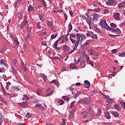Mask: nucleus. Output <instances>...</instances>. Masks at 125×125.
I'll list each match as a JSON object with an SVG mask.
<instances>
[{
  "mask_svg": "<svg viewBox=\"0 0 125 125\" xmlns=\"http://www.w3.org/2000/svg\"><path fill=\"white\" fill-rule=\"evenodd\" d=\"M57 36H58V34H56V35H52L51 36V39L52 40H54V39H56V38L57 37Z\"/></svg>",
  "mask_w": 125,
  "mask_h": 125,
  "instance_id": "obj_42",
  "label": "nucleus"
},
{
  "mask_svg": "<svg viewBox=\"0 0 125 125\" xmlns=\"http://www.w3.org/2000/svg\"><path fill=\"white\" fill-rule=\"evenodd\" d=\"M114 18L116 20H120V14L119 13H116V14H114Z\"/></svg>",
  "mask_w": 125,
  "mask_h": 125,
  "instance_id": "obj_13",
  "label": "nucleus"
},
{
  "mask_svg": "<svg viewBox=\"0 0 125 125\" xmlns=\"http://www.w3.org/2000/svg\"><path fill=\"white\" fill-rule=\"evenodd\" d=\"M11 39L12 40V41H14L16 45H19V42H18V40H16V39H15V38H14L13 36H11Z\"/></svg>",
  "mask_w": 125,
  "mask_h": 125,
  "instance_id": "obj_12",
  "label": "nucleus"
},
{
  "mask_svg": "<svg viewBox=\"0 0 125 125\" xmlns=\"http://www.w3.org/2000/svg\"><path fill=\"white\" fill-rule=\"evenodd\" d=\"M13 90H14V91H19V87L18 86L14 87L13 88Z\"/></svg>",
  "mask_w": 125,
  "mask_h": 125,
  "instance_id": "obj_45",
  "label": "nucleus"
},
{
  "mask_svg": "<svg viewBox=\"0 0 125 125\" xmlns=\"http://www.w3.org/2000/svg\"><path fill=\"white\" fill-rule=\"evenodd\" d=\"M74 118V112H70L68 114V119L69 120H72Z\"/></svg>",
  "mask_w": 125,
  "mask_h": 125,
  "instance_id": "obj_21",
  "label": "nucleus"
},
{
  "mask_svg": "<svg viewBox=\"0 0 125 125\" xmlns=\"http://www.w3.org/2000/svg\"><path fill=\"white\" fill-rule=\"evenodd\" d=\"M111 52H112V53L115 54V53L118 52V51L117 50V49H113V50H112L111 51Z\"/></svg>",
  "mask_w": 125,
  "mask_h": 125,
  "instance_id": "obj_63",
  "label": "nucleus"
},
{
  "mask_svg": "<svg viewBox=\"0 0 125 125\" xmlns=\"http://www.w3.org/2000/svg\"><path fill=\"white\" fill-rule=\"evenodd\" d=\"M112 114L113 116H114L115 117H116V118H118V117L120 116L119 113L116 111H112Z\"/></svg>",
  "mask_w": 125,
  "mask_h": 125,
  "instance_id": "obj_26",
  "label": "nucleus"
},
{
  "mask_svg": "<svg viewBox=\"0 0 125 125\" xmlns=\"http://www.w3.org/2000/svg\"><path fill=\"white\" fill-rule=\"evenodd\" d=\"M93 21H97L98 18H100V16L96 13H95L93 14Z\"/></svg>",
  "mask_w": 125,
  "mask_h": 125,
  "instance_id": "obj_7",
  "label": "nucleus"
},
{
  "mask_svg": "<svg viewBox=\"0 0 125 125\" xmlns=\"http://www.w3.org/2000/svg\"><path fill=\"white\" fill-rule=\"evenodd\" d=\"M40 22L37 23V28L40 30H42V26H41V24H40Z\"/></svg>",
  "mask_w": 125,
  "mask_h": 125,
  "instance_id": "obj_44",
  "label": "nucleus"
},
{
  "mask_svg": "<svg viewBox=\"0 0 125 125\" xmlns=\"http://www.w3.org/2000/svg\"><path fill=\"white\" fill-rule=\"evenodd\" d=\"M45 35H46V32H42L39 34V36L40 37H42V36H45Z\"/></svg>",
  "mask_w": 125,
  "mask_h": 125,
  "instance_id": "obj_51",
  "label": "nucleus"
},
{
  "mask_svg": "<svg viewBox=\"0 0 125 125\" xmlns=\"http://www.w3.org/2000/svg\"><path fill=\"white\" fill-rule=\"evenodd\" d=\"M84 83L85 84H84V86H85L86 88H89V86H90V83L88 81L85 80Z\"/></svg>",
  "mask_w": 125,
  "mask_h": 125,
  "instance_id": "obj_10",
  "label": "nucleus"
},
{
  "mask_svg": "<svg viewBox=\"0 0 125 125\" xmlns=\"http://www.w3.org/2000/svg\"><path fill=\"white\" fill-rule=\"evenodd\" d=\"M70 40L71 41L72 43L73 44H74V43L75 44V46H76V43H77V41H75L74 39H72V38H71V37H70Z\"/></svg>",
  "mask_w": 125,
  "mask_h": 125,
  "instance_id": "obj_40",
  "label": "nucleus"
},
{
  "mask_svg": "<svg viewBox=\"0 0 125 125\" xmlns=\"http://www.w3.org/2000/svg\"><path fill=\"white\" fill-rule=\"evenodd\" d=\"M105 99L106 100V102H107L108 104H112L113 103V100L109 98V97L105 96Z\"/></svg>",
  "mask_w": 125,
  "mask_h": 125,
  "instance_id": "obj_9",
  "label": "nucleus"
},
{
  "mask_svg": "<svg viewBox=\"0 0 125 125\" xmlns=\"http://www.w3.org/2000/svg\"><path fill=\"white\" fill-rule=\"evenodd\" d=\"M5 95L6 96H9V98H12V97H14V95H12L11 94L9 93H7L5 94Z\"/></svg>",
  "mask_w": 125,
  "mask_h": 125,
  "instance_id": "obj_34",
  "label": "nucleus"
},
{
  "mask_svg": "<svg viewBox=\"0 0 125 125\" xmlns=\"http://www.w3.org/2000/svg\"><path fill=\"white\" fill-rule=\"evenodd\" d=\"M77 48H78V46H77V45H75V46H74V47H73V50L70 52H69L68 53L69 54H72L73 52H74V51H76V50H77Z\"/></svg>",
  "mask_w": 125,
  "mask_h": 125,
  "instance_id": "obj_19",
  "label": "nucleus"
},
{
  "mask_svg": "<svg viewBox=\"0 0 125 125\" xmlns=\"http://www.w3.org/2000/svg\"><path fill=\"white\" fill-rule=\"evenodd\" d=\"M110 26L112 27V28H116L117 27V25L114 23H110Z\"/></svg>",
  "mask_w": 125,
  "mask_h": 125,
  "instance_id": "obj_56",
  "label": "nucleus"
},
{
  "mask_svg": "<svg viewBox=\"0 0 125 125\" xmlns=\"http://www.w3.org/2000/svg\"><path fill=\"white\" fill-rule=\"evenodd\" d=\"M19 105H20L21 107H26V102L20 103Z\"/></svg>",
  "mask_w": 125,
  "mask_h": 125,
  "instance_id": "obj_30",
  "label": "nucleus"
},
{
  "mask_svg": "<svg viewBox=\"0 0 125 125\" xmlns=\"http://www.w3.org/2000/svg\"><path fill=\"white\" fill-rule=\"evenodd\" d=\"M22 99L23 101L26 102V101H28V100H29V99H29V97H28L27 95H23Z\"/></svg>",
  "mask_w": 125,
  "mask_h": 125,
  "instance_id": "obj_20",
  "label": "nucleus"
},
{
  "mask_svg": "<svg viewBox=\"0 0 125 125\" xmlns=\"http://www.w3.org/2000/svg\"><path fill=\"white\" fill-rule=\"evenodd\" d=\"M0 64H2V65H4L5 66V62L3 60H1L0 62Z\"/></svg>",
  "mask_w": 125,
  "mask_h": 125,
  "instance_id": "obj_59",
  "label": "nucleus"
},
{
  "mask_svg": "<svg viewBox=\"0 0 125 125\" xmlns=\"http://www.w3.org/2000/svg\"><path fill=\"white\" fill-rule=\"evenodd\" d=\"M75 103H76V102H75V101H73L71 103L70 105V109L73 108V107H74V106H75Z\"/></svg>",
  "mask_w": 125,
  "mask_h": 125,
  "instance_id": "obj_43",
  "label": "nucleus"
},
{
  "mask_svg": "<svg viewBox=\"0 0 125 125\" xmlns=\"http://www.w3.org/2000/svg\"><path fill=\"white\" fill-rule=\"evenodd\" d=\"M107 30L108 31H111V32H112V33H118V34L122 33V31H121V30L119 29V28H117L116 29L112 27H110V26H108Z\"/></svg>",
  "mask_w": 125,
  "mask_h": 125,
  "instance_id": "obj_1",
  "label": "nucleus"
},
{
  "mask_svg": "<svg viewBox=\"0 0 125 125\" xmlns=\"http://www.w3.org/2000/svg\"><path fill=\"white\" fill-rule=\"evenodd\" d=\"M46 25H47L50 28H51V30L53 31V32H56V30L55 29V27L53 26L52 24V21H47L46 22Z\"/></svg>",
  "mask_w": 125,
  "mask_h": 125,
  "instance_id": "obj_5",
  "label": "nucleus"
},
{
  "mask_svg": "<svg viewBox=\"0 0 125 125\" xmlns=\"http://www.w3.org/2000/svg\"><path fill=\"white\" fill-rule=\"evenodd\" d=\"M63 49L64 52H68V51H69V47H68V46L66 45H64L63 46Z\"/></svg>",
  "mask_w": 125,
  "mask_h": 125,
  "instance_id": "obj_17",
  "label": "nucleus"
},
{
  "mask_svg": "<svg viewBox=\"0 0 125 125\" xmlns=\"http://www.w3.org/2000/svg\"><path fill=\"white\" fill-rule=\"evenodd\" d=\"M68 28L69 30L68 31V33H70L72 30H73V26H72V23H70L68 24Z\"/></svg>",
  "mask_w": 125,
  "mask_h": 125,
  "instance_id": "obj_35",
  "label": "nucleus"
},
{
  "mask_svg": "<svg viewBox=\"0 0 125 125\" xmlns=\"http://www.w3.org/2000/svg\"><path fill=\"white\" fill-rule=\"evenodd\" d=\"M28 11H31V10H34V7H33L32 5H29V6H28Z\"/></svg>",
  "mask_w": 125,
  "mask_h": 125,
  "instance_id": "obj_48",
  "label": "nucleus"
},
{
  "mask_svg": "<svg viewBox=\"0 0 125 125\" xmlns=\"http://www.w3.org/2000/svg\"><path fill=\"white\" fill-rule=\"evenodd\" d=\"M88 116V112H86L84 115H83V119H86Z\"/></svg>",
  "mask_w": 125,
  "mask_h": 125,
  "instance_id": "obj_52",
  "label": "nucleus"
},
{
  "mask_svg": "<svg viewBox=\"0 0 125 125\" xmlns=\"http://www.w3.org/2000/svg\"><path fill=\"white\" fill-rule=\"evenodd\" d=\"M27 33H28V34H30V33L31 32V27H28L27 28Z\"/></svg>",
  "mask_w": 125,
  "mask_h": 125,
  "instance_id": "obj_62",
  "label": "nucleus"
},
{
  "mask_svg": "<svg viewBox=\"0 0 125 125\" xmlns=\"http://www.w3.org/2000/svg\"><path fill=\"white\" fill-rule=\"evenodd\" d=\"M31 39V37L30 36V33H28L26 36V38L25 39V41L26 42H28V41Z\"/></svg>",
  "mask_w": 125,
  "mask_h": 125,
  "instance_id": "obj_29",
  "label": "nucleus"
},
{
  "mask_svg": "<svg viewBox=\"0 0 125 125\" xmlns=\"http://www.w3.org/2000/svg\"><path fill=\"white\" fill-rule=\"evenodd\" d=\"M118 56H119V57H125V52L122 53H121V54H119Z\"/></svg>",
  "mask_w": 125,
  "mask_h": 125,
  "instance_id": "obj_47",
  "label": "nucleus"
},
{
  "mask_svg": "<svg viewBox=\"0 0 125 125\" xmlns=\"http://www.w3.org/2000/svg\"><path fill=\"white\" fill-rule=\"evenodd\" d=\"M90 42H91V40H87L83 44L84 46L85 47L87 45H89Z\"/></svg>",
  "mask_w": 125,
  "mask_h": 125,
  "instance_id": "obj_16",
  "label": "nucleus"
},
{
  "mask_svg": "<svg viewBox=\"0 0 125 125\" xmlns=\"http://www.w3.org/2000/svg\"><path fill=\"white\" fill-rule=\"evenodd\" d=\"M106 119H107V120H110V119H111V116H110V113H109V112H108V111H107V112L104 114Z\"/></svg>",
  "mask_w": 125,
  "mask_h": 125,
  "instance_id": "obj_15",
  "label": "nucleus"
},
{
  "mask_svg": "<svg viewBox=\"0 0 125 125\" xmlns=\"http://www.w3.org/2000/svg\"><path fill=\"white\" fill-rule=\"evenodd\" d=\"M86 35L87 36V37H91V33H87L86 34Z\"/></svg>",
  "mask_w": 125,
  "mask_h": 125,
  "instance_id": "obj_64",
  "label": "nucleus"
},
{
  "mask_svg": "<svg viewBox=\"0 0 125 125\" xmlns=\"http://www.w3.org/2000/svg\"><path fill=\"white\" fill-rule=\"evenodd\" d=\"M100 25L103 27V28H104V29H106L107 30L109 25L107 24V22H106L105 20H103L100 22Z\"/></svg>",
  "mask_w": 125,
  "mask_h": 125,
  "instance_id": "obj_3",
  "label": "nucleus"
},
{
  "mask_svg": "<svg viewBox=\"0 0 125 125\" xmlns=\"http://www.w3.org/2000/svg\"><path fill=\"white\" fill-rule=\"evenodd\" d=\"M108 13H109V10H108L107 9H105L104 10V14H108Z\"/></svg>",
  "mask_w": 125,
  "mask_h": 125,
  "instance_id": "obj_61",
  "label": "nucleus"
},
{
  "mask_svg": "<svg viewBox=\"0 0 125 125\" xmlns=\"http://www.w3.org/2000/svg\"><path fill=\"white\" fill-rule=\"evenodd\" d=\"M57 45H58V42L57 41H56L54 43V46L55 49H57V50H60V49L61 48L57 47Z\"/></svg>",
  "mask_w": 125,
  "mask_h": 125,
  "instance_id": "obj_11",
  "label": "nucleus"
},
{
  "mask_svg": "<svg viewBox=\"0 0 125 125\" xmlns=\"http://www.w3.org/2000/svg\"><path fill=\"white\" fill-rule=\"evenodd\" d=\"M88 112L91 117H94V113H93V112H92V110L91 109V108L89 109Z\"/></svg>",
  "mask_w": 125,
  "mask_h": 125,
  "instance_id": "obj_28",
  "label": "nucleus"
},
{
  "mask_svg": "<svg viewBox=\"0 0 125 125\" xmlns=\"http://www.w3.org/2000/svg\"><path fill=\"white\" fill-rule=\"evenodd\" d=\"M35 107L39 108V109H40L41 110H43V109H44V108L41 104H37L35 105Z\"/></svg>",
  "mask_w": 125,
  "mask_h": 125,
  "instance_id": "obj_22",
  "label": "nucleus"
},
{
  "mask_svg": "<svg viewBox=\"0 0 125 125\" xmlns=\"http://www.w3.org/2000/svg\"><path fill=\"white\" fill-rule=\"evenodd\" d=\"M105 4L108 6L111 5H116L117 1H116L115 0H108L105 3Z\"/></svg>",
  "mask_w": 125,
  "mask_h": 125,
  "instance_id": "obj_4",
  "label": "nucleus"
},
{
  "mask_svg": "<svg viewBox=\"0 0 125 125\" xmlns=\"http://www.w3.org/2000/svg\"><path fill=\"white\" fill-rule=\"evenodd\" d=\"M64 102H65L63 100H60L58 101V103L59 104V105H63V104H64Z\"/></svg>",
  "mask_w": 125,
  "mask_h": 125,
  "instance_id": "obj_39",
  "label": "nucleus"
},
{
  "mask_svg": "<svg viewBox=\"0 0 125 125\" xmlns=\"http://www.w3.org/2000/svg\"><path fill=\"white\" fill-rule=\"evenodd\" d=\"M21 67H22V68H23V69L24 70V71H27V68H26V67H25V63H24V62H22L21 63Z\"/></svg>",
  "mask_w": 125,
  "mask_h": 125,
  "instance_id": "obj_50",
  "label": "nucleus"
},
{
  "mask_svg": "<svg viewBox=\"0 0 125 125\" xmlns=\"http://www.w3.org/2000/svg\"><path fill=\"white\" fill-rule=\"evenodd\" d=\"M94 10L95 12H99L100 11V8H95Z\"/></svg>",
  "mask_w": 125,
  "mask_h": 125,
  "instance_id": "obj_58",
  "label": "nucleus"
},
{
  "mask_svg": "<svg viewBox=\"0 0 125 125\" xmlns=\"http://www.w3.org/2000/svg\"><path fill=\"white\" fill-rule=\"evenodd\" d=\"M118 7H125V2L123 1L122 2L118 4Z\"/></svg>",
  "mask_w": 125,
  "mask_h": 125,
  "instance_id": "obj_24",
  "label": "nucleus"
},
{
  "mask_svg": "<svg viewBox=\"0 0 125 125\" xmlns=\"http://www.w3.org/2000/svg\"><path fill=\"white\" fill-rule=\"evenodd\" d=\"M16 63H17V60L15 59L13 61V65L15 67L16 66Z\"/></svg>",
  "mask_w": 125,
  "mask_h": 125,
  "instance_id": "obj_55",
  "label": "nucleus"
},
{
  "mask_svg": "<svg viewBox=\"0 0 125 125\" xmlns=\"http://www.w3.org/2000/svg\"><path fill=\"white\" fill-rule=\"evenodd\" d=\"M26 118H27V119H30V118H32V115H31V113L29 112H27L25 115Z\"/></svg>",
  "mask_w": 125,
  "mask_h": 125,
  "instance_id": "obj_38",
  "label": "nucleus"
},
{
  "mask_svg": "<svg viewBox=\"0 0 125 125\" xmlns=\"http://www.w3.org/2000/svg\"><path fill=\"white\" fill-rule=\"evenodd\" d=\"M120 103L123 108L125 109V103L124 102L120 101Z\"/></svg>",
  "mask_w": 125,
  "mask_h": 125,
  "instance_id": "obj_41",
  "label": "nucleus"
},
{
  "mask_svg": "<svg viewBox=\"0 0 125 125\" xmlns=\"http://www.w3.org/2000/svg\"><path fill=\"white\" fill-rule=\"evenodd\" d=\"M54 91L51 90L50 88L48 89V90L46 91V95L47 96H50L53 94Z\"/></svg>",
  "mask_w": 125,
  "mask_h": 125,
  "instance_id": "obj_8",
  "label": "nucleus"
},
{
  "mask_svg": "<svg viewBox=\"0 0 125 125\" xmlns=\"http://www.w3.org/2000/svg\"><path fill=\"white\" fill-rule=\"evenodd\" d=\"M17 16L19 18V20L20 21V20H22V18H23V15L21 13H18L17 14Z\"/></svg>",
  "mask_w": 125,
  "mask_h": 125,
  "instance_id": "obj_18",
  "label": "nucleus"
},
{
  "mask_svg": "<svg viewBox=\"0 0 125 125\" xmlns=\"http://www.w3.org/2000/svg\"><path fill=\"white\" fill-rule=\"evenodd\" d=\"M90 33L92 35L91 36V39H95V40H97V35L94 34L93 32H92V31H91Z\"/></svg>",
  "mask_w": 125,
  "mask_h": 125,
  "instance_id": "obj_14",
  "label": "nucleus"
},
{
  "mask_svg": "<svg viewBox=\"0 0 125 125\" xmlns=\"http://www.w3.org/2000/svg\"><path fill=\"white\" fill-rule=\"evenodd\" d=\"M64 39V36H62L61 37H60L56 41L58 42H60V41H61L62 40H63Z\"/></svg>",
  "mask_w": 125,
  "mask_h": 125,
  "instance_id": "obj_53",
  "label": "nucleus"
},
{
  "mask_svg": "<svg viewBox=\"0 0 125 125\" xmlns=\"http://www.w3.org/2000/svg\"><path fill=\"white\" fill-rule=\"evenodd\" d=\"M62 98L64 100H65V101H69V100H70V98H69V97H67V96H63L62 97Z\"/></svg>",
  "mask_w": 125,
  "mask_h": 125,
  "instance_id": "obj_36",
  "label": "nucleus"
},
{
  "mask_svg": "<svg viewBox=\"0 0 125 125\" xmlns=\"http://www.w3.org/2000/svg\"><path fill=\"white\" fill-rule=\"evenodd\" d=\"M81 40L82 41H85L86 40V36L85 35L81 37Z\"/></svg>",
  "mask_w": 125,
  "mask_h": 125,
  "instance_id": "obj_57",
  "label": "nucleus"
},
{
  "mask_svg": "<svg viewBox=\"0 0 125 125\" xmlns=\"http://www.w3.org/2000/svg\"><path fill=\"white\" fill-rule=\"evenodd\" d=\"M77 42L75 43V45H77V46H79V44L80 43V42L81 41V38H82V35H81L80 33H77Z\"/></svg>",
  "mask_w": 125,
  "mask_h": 125,
  "instance_id": "obj_6",
  "label": "nucleus"
},
{
  "mask_svg": "<svg viewBox=\"0 0 125 125\" xmlns=\"http://www.w3.org/2000/svg\"><path fill=\"white\" fill-rule=\"evenodd\" d=\"M42 77L44 83H45V82H46V79H47V76H45V75H44V74H42Z\"/></svg>",
  "mask_w": 125,
  "mask_h": 125,
  "instance_id": "obj_31",
  "label": "nucleus"
},
{
  "mask_svg": "<svg viewBox=\"0 0 125 125\" xmlns=\"http://www.w3.org/2000/svg\"><path fill=\"white\" fill-rule=\"evenodd\" d=\"M42 45H44L45 46H46V45H47V43H46V42H45V41H42Z\"/></svg>",
  "mask_w": 125,
  "mask_h": 125,
  "instance_id": "obj_60",
  "label": "nucleus"
},
{
  "mask_svg": "<svg viewBox=\"0 0 125 125\" xmlns=\"http://www.w3.org/2000/svg\"><path fill=\"white\" fill-rule=\"evenodd\" d=\"M38 1H40L43 6H46V2L44 0H37Z\"/></svg>",
  "mask_w": 125,
  "mask_h": 125,
  "instance_id": "obj_27",
  "label": "nucleus"
},
{
  "mask_svg": "<svg viewBox=\"0 0 125 125\" xmlns=\"http://www.w3.org/2000/svg\"><path fill=\"white\" fill-rule=\"evenodd\" d=\"M93 55H94L95 56H99V53L97 52H93Z\"/></svg>",
  "mask_w": 125,
  "mask_h": 125,
  "instance_id": "obj_54",
  "label": "nucleus"
},
{
  "mask_svg": "<svg viewBox=\"0 0 125 125\" xmlns=\"http://www.w3.org/2000/svg\"><path fill=\"white\" fill-rule=\"evenodd\" d=\"M69 67L70 69H77V66H76V64L75 63L70 64L69 65Z\"/></svg>",
  "mask_w": 125,
  "mask_h": 125,
  "instance_id": "obj_32",
  "label": "nucleus"
},
{
  "mask_svg": "<svg viewBox=\"0 0 125 125\" xmlns=\"http://www.w3.org/2000/svg\"><path fill=\"white\" fill-rule=\"evenodd\" d=\"M11 70L12 74H17V70H16L14 67L11 66Z\"/></svg>",
  "mask_w": 125,
  "mask_h": 125,
  "instance_id": "obj_25",
  "label": "nucleus"
},
{
  "mask_svg": "<svg viewBox=\"0 0 125 125\" xmlns=\"http://www.w3.org/2000/svg\"><path fill=\"white\" fill-rule=\"evenodd\" d=\"M0 100L3 102V103H4V104H7V103L6 102V101H5V100H4V99H3V98H2V97H0Z\"/></svg>",
  "mask_w": 125,
  "mask_h": 125,
  "instance_id": "obj_49",
  "label": "nucleus"
},
{
  "mask_svg": "<svg viewBox=\"0 0 125 125\" xmlns=\"http://www.w3.org/2000/svg\"><path fill=\"white\" fill-rule=\"evenodd\" d=\"M102 113V111L101 110V109H99V112L98 113V114H97V116L98 117H100V116H101V114Z\"/></svg>",
  "mask_w": 125,
  "mask_h": 125,
  "instance_id": "obj_46",
  "label": "nucleus"
},
{
  "mask_svg": "<svg viewBox=\"0 0 125 125\" xmlns=\"http://www.w3.org/2000/svg\"><path fill=\"white\" fill-rule=\"evenodd\" d=\"M84 103L86 105H89V104H90V100L88 99V100H84Z\"/></svg>",
  "mask_w": 125,
  "mask_h": 125,
  "instance_id": "obj_33",
  "label": "nucleus"
},
{
  "mask_svg": "<svg viewBox=\"0 0 125 125\" xmlns=\"http://www.w3.org/2000/svg\"><path fill=\"white\" fill-rule=\"evenodd\" d=\"M114 107H115V109L117 110V111L121 110V107H120V105H119L118 104H116L114 105Z\"/></svg>",
  "mask_w": 125,
  "mask_h": 125,
  "instance_id": "obj_37",
  "label": "nucleus"
},
{
  "mask_svg": "<svg viewBox=\"0 0 125 125\" xmlns=\"http://www.w3.org/2000/svg\"><path fill=\"white\" fill-rule=\"evenodd\" d=\"M24 19L23 21L20 25V30H21V29H23V28H24V27H25V26L27 25V23H28V21L27 20V17H26V16H24Z\"/></svg>",
  "mask_w": 125,
  "mask_h": 125,
  "instance_id": "obj_2",
  "label": "nucleus"
},
{
  "mask_svg": "<svg viewBox=\"0 0 125 125\" xmlns=\"http://www.w3.org/2000/svg\"><path fill=\"white\" fill-rule=\"evenodd\" d=\"M86 22L88 24L89 26H91V25H92V22H91V18H90L89 20L87 19L86 20Z\"/></svg>",
  "mask_w": 125,
  "mask_h": 125,
  "instance_id": "obj_23",
  "label": "nucleus"
}]
</instances>
